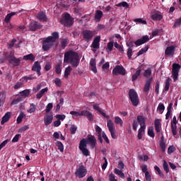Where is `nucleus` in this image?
Wrapping results in <instances>:
<instances>
[{
  "mask_svg": "<svg viewBox=\"0 0 181 181\" xmlns=\"http://www.w3.org/2000/svg\"><path fill=\"white\" fill-rule=\"evenodd\" d=\"M64 63H70L72 67H77L80 64V57L77 52L69 50L64 53Z\"/></svg>",
  "mask_w": 181,
  "mask_h": 181,
  "instance_id": "1",
  "label": "nucleus"
},
{
  "mask_svg": "<svg viewBox=\"0 0 181 181\" xmlns=\"http://www.w3.org/2000/svg\"><path fill=\"white\" fill-rule=\"evenodd\" d=\"M60 37L59 32H53L51 36L44 38L42 41V49L44 52H47L51 47H53V45L56 43V40Z\"/></svg>",
  "mask_w": 181,
  "mask_h": 181,
  "instance_id": "2",
  "label": "nucleus"
},
{
  "mask_svg": "<svg viewBox=\"0 0 181 181\" xmlns=\"http://www.w3.org/2000/svg\"><path fill=\"white\" fill-rule=\"evenodd\" d=\"M60 23L61 25H64L66 28H71V25L74 24V18H73L69 13H66L61 18Z\"/></svg>",
  "mask_w": 181,
  "mask_h": 181,
  "instance_id": "3",
  "label": "nucleus"
},
{
  "mask_svg": "<svg viewBox=\"0 0 181 181\" xmlns=\"http://www.w3.org/2000/svg\"><path fill=\"white\" fill-rule=\"evenodd\" d=\"M129 98L134 107H138V104H139V97L138 96V93L134 89H130L129 91Z\"/></svg>",
  "mask_w": 181,
  "mask_h": 181,
  "instance_id": "4",
  "label": "nucleus"
},
{
  "mask_svg": "<svg viewBox=\"0 0 181 181\" xmlns=\"http://www.w3.org/2000/svg\"><path fill=\"white\" fill-rule=\"evenodd\" d=\"M7 60L10 64L13 66V67H18V66H21V62L22 61V58H16L15 55L11 53L7 56Z\"/></svg>",
  "mask_w": 181,
  "mask_h": 181,
  "instance_id": "5",
  "label": "nucleus"
},
{
  "mask_svg": "<svg viewBox=\"0 0 181 181\" xmlns=\"http://www.w3.org/2000/svg\"><path fill=\"white\" fill-rule=\"evenodd\" d=\"M180 70V64L174 63L173 64L172 76L174 81H177L179 78V71Z\"/></svg>",
  "mask_w": 181,
  "mask_h": 181,
  "instance_id": "6",
  "label": "nucleus"
},
{
  "mask_svg": "<svg viewBox=\"0 0 181 181\" xmlns=\"http://www.w3.org/2000/svg\"><path fill=\"white\" fill-rule=\"evenodd\" d=\"M177 122H179V119L174 116L171 121V132L175 138H177Z\"/></svg>",
  "mask_w": 181,
  "mask_h": 181,
  "instance_id": "7",
  "label": "nucleus"
},
{
  "mask_svg": "<svg viewBox=\"0 0 181 181\" xmlns=\"http://www.w3.org/2000/svg\"><path fill=\"white\" fill-rule=\"evenodd\" d=\"M86 175L87 169H86V167H84V165H80L75 172V175L76 176V177H79V179L84 177V176H86Z\"/></svg>",
  "mask_w": 181,
  "mask_h": 181,
  "instance_id": "8",
  "label": "nucleus"
},
{
  "mask_svg": "<svg viewBox=\"0 0 181 181\" xmlns=\"http://www.w3.org/2000/svg\"><path fill=\"white\" fill-rule=\"evenodd\" d=\"M112 74L114 76H119V74H120V76H125V74H127V71L124 66L117 65L112 70Z\"/></svg>",
  "mask_w": 181,
  "mask_h": 181,
  "instance_id": "9",
  "label": "nucleus"
},
{
  "mask_svg": "<svg viewBox=\"0 0 181 181\" xmlns=\"http://www.w3.org/2000/svg\"><path fill=\"white\" fill-rule=\"evenodd\" d=\"M83 37L86 42H90L94 37V31L85 30L82 32Z\"/></svg>",
  "mask_w": 181,
  "mask_h": 181,
  "instance_id": "10",
  "label": "nucleus"
},
{
  "mask_svg": "<svg viewBox=\"0 0 181 181\" xmlns=\"http://www.w3.org/2000/svg\"><path fill=\"white\" fill-rule=\"evenodd\" d=\"M29 30H30V32H36V30H39V29H42V28H43V25H42V24H40V23L37 22V21H32L29 25Z\"/></svg>",
  "mask_w": 181,
  "mask_h": 181,
  "instance_id": "11",
  "label": "nucleus"
},
{
  "mask_svg": "<svg viewBox=\"0 0 181 181\" xmlns=\"http://www.w3.org/2000/svg\"><path fill=\"white\" fill-rule=\"evenodd\" d=\"M107 127L110 132L112 138L113 139H117V135H115V126H114V122H112V120H108Z\"/></svg>",
  "mask_w": 181,
  "mask_h": 181,
  "instance_id": "12",
  "label": "nucleus"
},
{
  "mask_svg": "<svg viewBox=\"0 0 181 181\" xmlns=\"http://www.w3.org/2000/svg\"><path fill=\"white\" fill-rule=\"evenodd\" d=\"M86 142L87 144L90 145L91 149H94V148H95V146L97 145V139H95V136L88 135Z\"/></svg>",
  "mask_w": 181,
  "mask_h": 181,
  "instance_id": "13",
  "label": "nucleus"
},
{
  "mask_svg": "<svg viewBox=\"0 0 181 181\" xmlns=\"http://www.w3.org/2000/svg\"><path fill=\"white\" fill-rule=\"evenodd\" d=\"M149 42V36L148 35H144L141 38L136 40L134 44L136 46H141L145 43H148Z\"/></svg>",
  "mask_w": 181,
  "mask_h": 181,
  "instance_id": "14",
  "label": "nucleus"
},
{
  "mask_svg": "<svg viewBox=\"0 0 181 181\" xmlns=\"http://www.w3.org/2000/svg\"><path fill=\"white\" fill-rule=\"evenodd\" d=\"M87 117L89 121H93L94 119V115L88 110H82L80 112V117Z\"/></svg>",
  "mask_w": 181,
  "mask_h": 181,
  "instance_id": "15",
  "label": "nucleus"
},
{
  "mask_svg": "<svg viewBox=\"0 0 181 181\" xmlns=\"http://www.w3.org/2000/svg\"><path fill=\"white\" fill-rule=\"evenodd\" d=\"M176 50V47L174 45H171L170 47H168L165 49V54L166 56H171L173 57V54H175V52Z\"/></svg>",
  "mask_w": 181,
  "mask_h": 181,
  "instance_id": "16",
  "label": "nucleus"
},
{
  "mask_svg": "<svg viewBox=\"0 0 181 181\" xmlns=\"http://www.w3.org/2000/svg\"><path fill=\"white\" fill-rule=\"evenodd\" d=\"M101 40V36L98 35L96 36L91 45V47H93L94 49H100V42Z\"/></svg>",
  "mask_w": 181,
  "mask_h": 181,
  "instance_id": "17",
  "label": "nucleus"
},
{
  "mask_svg": "<svg viewBox=\"0 0 181 181\" xmlns=\"http://www.w3.org/2000/svg\"><path fill=\"white\" fill-rule=\"evenodd\" d=\"M53 122V115H46L44 117V124L46 127L50 125Z\"/></svg>",
  "mask_w": 181,
  "mask_h": 181,
  "instance_id": "18",
  "label": "nucleus"
},
{
  "mask_svg": "<svg viewBox=\"0 0 181 181\" xmlns=\"http://www.w3.org/2000/svg\"><path fill=\"white\" fill-rule=\"evenodd\" d=\"M33 71H36L38 76H40V70H42V66H40V63L39 62H35L32 67Z\"/></svg>",
  "mask_w": 181,
  "mask_h": 181,
  "instance_id": "19",
  "label": "nucleus"
},
{
  "mask_svg": "<svg viewBox=\"0 0 181 181\" xmlns=\"http://www.w3.org/2000/svg\"><path fill=\"white\" fill-rule=\"evenodd\" d=\"M37 18L40 20V22H47V16L46 13L40 11L37 15Z\"/></svg>",
  "mask_w": 181,
  "mask_h": 181,
  "instance_id": "20",
  "label": "nucleus"
},
{
  "mask_svg": "<svg viewBox=\"0 0 181 181\" xmlns=\"http://www.w3.org/2000/svg\"><path fill=\"white\" fill-rule=\"evenodd\" d=\"M152 80H153V78H149L148 79H147L146 81V83H145L144 87V93H148V91H149V90H151V84H152Z\"/></svg>",
  "mask_w": 181,
  "mask_h": 181,
  "instance_id": "21",
  "label": "nucleus"
},
{
  "mask_svg": "<svg viewBox=\"0 0 181 181\" xmlns=\"http://www.w3.org/2000/svg\"><path fill=\"white\" fill-rule=\"evenodd\" d=\"M11 112H7L2 117L1 121V124L4 125L6 122H8L9 119H11Z\"/></svg>",
  "mask_w": 181,
  "mask_h": 181,
  "instance_id": "22",
  "label": "nucleus"
},
{
  "mask_svg": "<svg viewBox=\"0 0 181 181\" xmlns=\"http://www.w3.org/2000/svg\"><path fill=\"white\" fill-rule=\"evenodd\" d=\"M6 99V92H0V107H2L5 103V100Z\"/></svg>",
  "mask_w": 181,
  "mask_h": 181,
  "instance_id": "23",
  "label": "nucleus"
},
{
  "mask_svg": "<svg viewBox=\"0 0 181 181\" xmlns=\"http://www.w3.org/2000/svg\"><path fill=\"white\" fill-rule=\"evenodd\" d=\"M90 69L92 71L95 73V74L97 73V66H96V62H95V59H91L90 61Z\"/></svg>",
  "mask_w": 181,
  "mask_h": 181,
  "instance_id": "24",
  "label": "nucleus"
},
{
  "mask_svg": "<svg viewBox=\"0 0 181 181\" xmlns=\"http://www.w3.org/2000/svg\"><path fill=\"white\" fill-rule=\"evenodd\" d=\"M103 12L101 10H97L95 13V22H100L101 21V18H103Z\"/></svg>",
  "mask_w": 181,
  "mask_h": 181,
  "instance_id": "25",
  "label": "nucleus"
},
{
  "mask_svg": "<svg viewBox=\"0 0 181 181\" xmlns=\"http://www.w3.org/2000/svg\"><path fill=\"white\" fill-rule=\"evenodd\" d=\"M137 123H139L140 126L146 125V119L142 115L137 116Z\"/></svg>",
  "mask_w": 181,
  "mask_h": 181,
  "instance_id": "26",
  "label": "nucleus"
},
{
  "mask_svg": "<svg viewBox=\"0 0 181 181\" xmlns=\"http://www.w3.org/2000/svg\"><path fill=\"white\" fill-rule=\"evenodd\" d=\"M172 107H173V103H170L167 107V113L165 115V119H169L172 114Z\"/></svg>",
  "mask_w": 181,
  "mask_h": 181,
  "instance_id": "27",
  "label": "nucleus"
},
{
  "mask_svg": "<svg viewBox=\"0 0 181 181\" xmlns=\"http://www.w3.org/2000/svg\"><path fill=\"white\" fill-rule=\"evenodd\" d=\"M160 148H161L162 152H165L166 150V144H165V137L163 136H161L160 140Z\"/></svg>",
  "mask_w": 181,
  "mask_h": 181,
  "instance_id": "28",
  "label": "nucleus"
},
{
  "mask_svg": "<svg viewBox=\"0 0 181 181\" xmlns=\"http://www.w3.org/2000/svg\"><path fill=\"white\" fill-rule=\"evenodd\" d=\"M151 19H153V21H162V19H163V16H162V14L155 13L151 16Z\"/></svg>",
  "mask_w": 181,
  "mask_h": 181,
  "instance_id": "29",
  "label": "nucleus"
},
{
  "mask_svg": "<svg viewBox=\"0 0 181 181\" xmlns=\"http://www.w3.org/2000/svg\"><path fill=\"white\" fill-rule=\"evenodd\" d=\"M47 88H45L43 89H42L37 95H36V98H37V100H40V98H42L43 97V95H45V93H47Z\"/></svg>",
  "mask_w": 181,
  "mask_h": 181,
  "instance_id": "30",
  "label": "nucleus"
},
{
  "mask_svg": "<svg viewBox=\"0 0 181 181\" xmlns=\"http://www.w3.org/2000/svg\"><path fill=\"white\" fill-rule=\"evenodd\" d=\"M154 125H155V129L156 132L158 133L160 132V119H156L154 121Z\"/></svg>",
  "mask_w": 181,
  "mask_h": 181,
  "instance_id": "31",
  "label": "nucleus"
},
{
  "mask_svg": "<svg viewBox=\"0 0 181 181\" xmlns=\"http://www.w3.org/2000/svg\"><path fill=\"white\" fill-rule=\"evenodd\" d=\"M35 59H36V57L35 55H33V54H29L23 56V60H30V62H35Z\"/></svg>",
  "mask_w": 181,
  "mask_h": 181,
  "instance_id": "32",
  "label": "nucleus"
},
{
  "mask_svg": "<svg viewBox=\"0 0 181 181\" xmlns=\"http://www.w3.org/2000/svg\"><path fill=\"white\" fill-rule=\"evenodd\" d=\"M19 94L21 97H25V98H26V97H29V95L30 94V89L23 90L20 92Z\"/></svg>",
  "mask_w": 181,
  "mask_h": 181,
  "instance_id": "33",
  "label": "nucleus"
},
{
  "mask_svg": "<svg viewBox=\"0 0 181 181\" xmlns=\"http://www.w3.org/2000/svg\"><path fill=\"white\" fill-rule=\"evenodd\" d=\"M141 71H142V70H141V69H139L136 71V73L132 75V81H135L136 80L138 79V78L139 77V76H141Z\"/></svg>",
  "mask_w": 181,
  "mask_h": 181,
  "instance_id": "34",
  "label": "nucleus"
},
{
  "mask_svg": "<svg viewBox=\"0 0 181 181\" xmlns=\"http://www.w3.org/2000/svg\"><path fill=\"white\" fill-rule=\"evenodd\" d=\"M112 49H114V42L110 41L107 43L105 51L107 53H110V52H112Z\"/></svg>",
  "mask_w": 181,
  "mask_h": 181,
  "instance_id": "35",
  "label": "nucleus"
},
{
  "mask_svg": "<svg viewBox=\"0 0 181 181\" xmlns=\"http://www.w3.org/2000/svg\"><path fill=\"white\" fill-rule=\"evenodd\" d=\"M170 81H172V79H170V78H168L165 80L164 91H169V87H170Z\"/></svg>",
  "mask_w": 181,
  "mask_h": 181,
  "instance_id": "36",
  "label": "nucleus"
},
{
  "mask_svg": "<svg viewBox=\"0 0 181 181\" xmlns=\"http://www.w3.org/2000/svg\"><path fill=\"white\" fill-rule=\"evenodd\" d=\"M15 15H16V13L15 12H11L7 14L4 18V21L6 22V23H9V21H11V18H12V16H15Z\"/></svg>",
  "mask_w": 181,
  "mask_h": 181,
  "instance_id": "37",
  "label": "nucleus"
},
{
  "mask_svg": "<svg viewBox=\"0 0 181 181\" xmlns=\"http://www.w3.org/2000/svg\"><path fill=\"white\" fill-rule=\"evenodd\" d=\"M143 76L148 79L151 78V76H152V69H151V68L146 69L143 74Z\"/></svg>",
  "mask_w": 181,
  "mask_h": 181,
  "instance_id": "38",
  "label": "nucleus"
},
{
  "mask_svg": "<svg viewBox=\"0 0 181 181\" xmlns=\"http://www.w3.org/2000/svg\"><path fill=\"white\" fill-rule=\"evenodd\" d=\"M114 172L115 175H118L122 179H125V174L118 168H115Z\"/></svg>",
  "mask_w": 181,
  "mask_h": 181,
  "instance_id": "39",
  "label": "nucleus"
},
{
  "mask_svg": "<svg viewBox=\"0 0 181 181\" xmlns=\"http://www.w3.org/2000/svg\"><path fill=\"white\" fill-rule=\"evenodd\" d=\"M71 66H68L66 68L64 71V78H69V76H70V73H71Z\"/></svg>",
  "mask_w": 181,
  "mask_h": 181,
  "instance_id": "40",
  "label": "nucleus"
},
{
  "mask_svg": "<svg viewBox=\"0 0 181 181\" xmlns=\"http://www.w3.org/2000/svg\"><path fill=\"white\" fill-rule=\"evenodd\" d=\"M84 148H87V140H86V139H83L79 143V149Z\"/></svg>",
  "mask_w": 181,
  "mask_h": 181,
  "instance_id": "41",
  "label": "nucleus"
},
{
  "mask_svg": "<svg viewBox=\"0 0 181 181\" xmlns=\"http://www.w3.org/2000/svg\"><path fill=\"white\" fill-rule=\"evenodd\" d=\"M60 44H61L62 49H66L67 45H69V40L67 39H66V38L62 39L61 40Z\"/></svg>",
  "mask_w": 181,
  "mask_h": 181,
  "instance_id": "42",
  "label": "nucleus"
},
{
  "mask_svg": "<svg viewBox=\"0 0 181 181\" xmlns=\"http://www.w3.org/2000/svg\"><path fill=\"white\" fill-rule=\"evenodd\" d=\"M149 49V46H146L144 47H143L139 52H137V57H139L142 54H144V53H146V52H148Z\"/></svg>",
  "mask_w": 181,
  "mask_h": 181,
  "instance_id": "43",
  "label": "nucleus"
},
{
  "mask_svg": "<svg viewBox=\"0 0 181 181\" xmlns=\"http://www.w3.org/2000/svg\"><path fill=\"white\" fill-rule=\"evenodd\" d=\"M157 111L159 112V114H163V112L165 111V105L159 103L157 107Z\"/></svg>",
  "mask_w": 181,
  "mask_h": 181,
  "instance_id": "44",
  "label": "nucleus"
},
{
  "mask_svg": "<svg viewBox=\"0 0 181 181\" xmlns=\"http://www.w3.org/2000/svg\"><path fill=\"white\" fill-rule=\"evenodd\" d=\"M56 145L60 152H64V146L63 145V143H62L61 141H57Z\"/></svg>",
  "mask_w": 181,
  "mask_h": 181,
  "instance_id": "45",
  "label": "nucleus"
},
{
  "mask_svg": "<svg viewBox=\"0 0 181 181\" xmlns=\"http://www.w3.org/2000/svg\"><path fill=\"white\" fill-rule=\"evenodd\" d=\"M148 135L151 138H155V132H153V127H150L148 129Z\"/></svg>",
  "mask_w": 181,
  "mask_h": 181,
  "instance_id": "46",
  "label": "nucleus"
},
{
  "mask_svg": "<svg viewBox=\"0 0 181 181\" xmlns=\"http://www.w3.org/2000/svg\"><path fill=\"white\" fill-rule=\"evenodd\" d=\"M115 124H119L120 125V127H122V125H124V122H122V119H121V117L116 116L115 117Z\"/></svg>",
  "mask_w": 181,
  "mask_h": 181,
  "instance_id": "47",
  "label": "nucleus"
},
{
  "mask_svg": "<svg viewBox=\"0 0 181 181\" xmlns=\"http://www.w3.org/2000/svg\"><path fill=\"white\" fill-rule=\"evenodd\" d=\"M136 23H140L141 25H146V21L142 19V18H134L133 20Z\"/></svg>",
  "mask_w": 181,
  "mask_h": 181,
  "instance_id": "48",
  "label": "nucleus"
},
{
  "mask_svg": "<svg viewBox=\"0 0 181 181\" xmlns=\"http://www.w3.org/2000/svg\"><path fill=\"white\" fill-rule=\"evenodd\" d=\"M25 117V113L21 112L18 117H17L16 122L17 124H21L22 122V119H23V117Z\"/></svg>",
  "mask_w": 181,
  "mask_h": 181,
  "instance_id": "49",
  "label": "nucleus"
},
{
  "mask_svg": "<svg viewBox=\"0 0 181 181\" xmlns=\"http://www.w3.org/2000/svg\"><path fill=\"white\" fill-rule=\"evenodd\" d=\"M30 106V108L28 110V112H29L30 114H32L35 112V111H36V105H35V104L33 103H31Z\"/></svg>",
  "mask_w": 181,
  "mask_h": 181,
  "instance_id": "50",
  "label": "nucleus"
},
{
  "mask_svg": "<svg viewBox=\"0 0 181 181\" xmlns=\"http://www.w3.org/2000/svg\"><path fill=\"white\" fill-rule=\"evenodd\" d=\"M80 151L82 152L84 156H90V151L86 148H81Z\"/></svg>",
  "mask_w": 181,
  "mask_h": 181,
  "instance_id": "51",
  "label": "nucleus"
},
{
  "mask_svg": "<svg viewBox=\"0 0 181 181\" xmlns=\"http://www.w3.org/2000/svg\"><path fill=\"white\" fill-rule=\"evenodd\" d=\"M116 6H118L119 8H120L121 6H123V8H129V4H128V3H127L126 1H123L116 4Z\"/></svg>",
  "mask_w": 181,
  "mask_h": 181,
  "instance_id": "52",
  "label": "nucleus"
},
{
  "mask_svg": "<svg viewBox=\"0 0 181 181\" xmlns=\"http://www.w3.org/2000/svg\"><path fill=\"white\" fill-rule=\"evenodd\" d=\"M77 132V127L75 124H72L70 128V132L71 135H74Z\"/></svg>",
  "mask_w": 181,
  "mask_h": 181,
  "instance_id": "53",
  "label": "nucleus"
},
{
  "mask_svg": "<svg viewBox=\"0 0 181 181\" xmlns=\"http://www.w3.org/2000/svg\"><path fill=\"white\" fill-rule=\"evenodd\" d=\"M21 101H23V98H22V97H18L16 99H13L11 104H13V105L19 104V103H21Z\"/></svg>",
  "mask_w": 181,
  "mask_h": 181,
  "instance_id": "54",
  "label": "nucleus"
},
{
  "mask_svg": "<svg viewBox=\"0 0 181 181\" xmlns=\"http://www.w3.org/2000/svg\"><path fill=\"white\" fill-rule=\"evenodd\" d=\"M176 150V148H175V146H170L168 148V155H172Z\"/></svg>",
  "mask_w": 181,
  "mask_h": 181,
  "instance_id": "55",
  "label": "nucleus"
},
{
  "mask_svg": "<svg viewBox=\"0 0 181 181\" xmlns=\"http://www.w3.org/2000/svg\"><path fill=\"white\" fill-rule=\"evenodd\" d=\"M53 108V103H48L46 106L45 112L48 113L52 111Z\"/></svg>",
  "mask_w": 181,
  "mask_h": 181,
  "instance_id": "56",
  "label": "nucleus"
},
{
  "mask_svg": "<svg viewBox=\"0 0 181 181\" xmlns=\"http://www.w3.org/2000/svg\"><path fill=\"white\" fill-rule=\"evenodd\" d=\"M163 168L164 170L166 172V173H169V165H168V163L166 160H164L163 164Z\"/></svg>",
  "mask_w": 181,
  "mask_h": 181,
  "instance_id": "57",
  "label": "nucleus"
},
{
  "mask_svg": "<svg viewBox=\"0 0 181 181\" xmlns=\"http://www.w3.org/2000/svg\"><path fill=\"white\" fill-rule=\"evenodd\" d=\"M22 86H23V82H22V80H20V81L17 82L14 86V89L18 90V88H21Z\"/></svg>",
  "mask_w": 181,
  "mask_h": 181,
  "instance_id": "58",
  "label": "nucleus"
},
{
  "mask_svg": "<svg viewBox=\"0 0 181 181\" xmlns=\"http://www.w3.org/2000/svg\"><path fill=\"white\" fill-rule=\"evenodd\" d=\"M55 72L57 74H60L62 73V67L60 64H58L55 66Z\"/></svg>",
  "mask_w": 181,
  "mask_h": 181,
  "instance_id": "59",
  "label": "nucleus"
},
{
  "mask_svg": "<svg viewBox=\"0 0 181 181\" xmlns=\"http://www.w3.org/2000/svg\"><path fill=\"white\" fill-rule=\"evenodd\" d=\"M95 132H97V136L103 134V129L98 125L95 126Z\"/></svg>",
  "mask_w": 181,
  "mask_h": 181,
  "instance_id": "60",
  "label": "nucleus"
},
{
  "mask_svg": "<svg viewBox=\"0 0 181 181\" xmlns=\"http://www.w3.org/2000/svg\"><path fill=\"white\" fill-rule=\"evenodd\" d=\"M137 128H138V122L136 119H134L132 123L133 131H136Z\"/></svg>",
  "mask_w": 181,
  "mask_h": 181,
  "instance_id": "61",
  "label": "nucleus"
},
{
  "mask_svg": "<svg viewBox=\"0 0 181 181\" xmlns=\"http://www.w3.org/2000/svg\"><path fill=\"white\" fill-rule=\"evenodd\" d=\"M54 83L57 87H62V80L59 78H55Z\"/></svg>",
  "mask_w": 181,
  "mask_h": 181,
  "instance_id": "62",
  "label": "nucleus"
},
{
  "mask_svg": "<svg viewBox=\"0 0 181 181\" xmlns=\"http://www.w3.org/2000/svg\"><path fill=\"white\" fill-rule=\"evenodd\" d=\"M180 25H181V17L175 22L173 26L174 28H178V26H180Z\"/></svg>",
  "mask_w": 181,
  "mask_h": 181,
  "instance_id": "63",
  "label": "nucleus"
},
{
  "mask_svg": "<svg viewBox=\"0 0 181 181\" xmlns=\"http://www.w3.org/2000/svg\"><path fill=\"white\" fill-rule=\"evenodd\" d=\"M145 178L146 181H152V177L151 176V174H149V173H145Z\"/></svg>",
  "mask_w": 181,
  "mask_h": 181,
  "instance_id": "64",
  "label": "nucleus"
}]
</instances>
